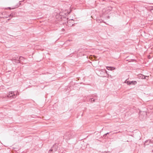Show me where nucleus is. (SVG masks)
<instances>
[{
  "instance_id": "1a4fd4ad",
  "label": "nucleus",
  "mask_w": 153,
  "mask_h": 153,
  "mask_svg": "<svg viewBox=\"0 0 153 153\" xmlns=\"http://www.w3.org/2000/svg\"><path fill=\"white\" fill-rule=\"evenodd\" d=\"M109 133V132H108V133H106L105 134H104V136H105L107 134H108Z\"/></svg>"
},
{
  "instance_id": "20e7f679",
  "label": "nucleus",
  "mask_w": 153,
  "mask_h": 153,
  "mask_svg": "<svg viewBox=\"0 0 153 153\" xmlns=\"http://www.w3.org/2000/svg\"><path fill=\"white\" fill-rule=\"evenodd\" d=\"M7 98H10L12 97L13 98H14L15 97V94H14L13 92L10 91L8 95L7 96Z\"/></svg>"
},
{
  "instance_id": "0eeeda50",
  "label": "nucleus",
  "mask_w": 153,
  "mask_h": 153,
  "mask_svg": "<svg viewBox=\"0 0 153 153\" xmlns=\"http://www.w3.org/2000/svg\"><path fill=\"white\" fill-rule=\"evenodd\" d=\"M90 100H91V102H95V100L93 98H91Z\"/></svg>"
},
{
  "instance_id": "f3484780",
  "label": "nucleus",
  "mask_w": 153,
  "mask_h": 153,
  "mask_svg": "<svg viewBox=\"0 0 153 153\" xmlns=\"http://www.w3.org/2000/svg\"><path fill=\"white\" fill-rule=\"evenodd\" d=\"M8 8H9V9H11V8H10V7H8Z\"/></svg>"
},
{
  "instance_id": "dca6fc26",
  "label": "nucleus",
  "mask_w": 153,
  "mask_h": 153,
  "mask_svg": "<svg viewBox=\"0 0 153 153\" xmlns=\"http://www.w3.org/2000/svg\"><path fill=\"white\" fill-rule=\"evenodd\" d=\"M120 132V131H119V132H116V133H118Z\"/></svg>"
},
{
  "instance_id": "ddd939ff",
  "label": "nucleus",
  "mask_w": 153,
  "mask_h": 153,
  "mask_svg": "<svg viewBox=\"0 0 153 153\" xmlns=\"http://www.w3.org/2000/svg\"><path fill=\"white\" fill-rule=\"evenodd\" d=\"M143 113H144V114L146 115V112H143Z\"/></svg>"
},
{
  "instance_id": "6e6552de",
  "label": "nucleus",
  "mask_w": 153,
  "mask_h": 153,
  "mask_svg": "<svg viewBox=\"0 0 153 153\" xmlns=\"http://www.w3.org/2000/svg\"><path fill=\"white\" fill-rule=\"evenodd\" d=\"M108 67L110 69V70H112L113 69H115V68H114V67Z\"/></svg>"
},
{
  "instance_id": "423d86ee",
  "label": "nucleus",
  "mask_w": 153,
  "mask_h": 153,
  "mask_svg": "<svg viewBox=\"0 0 153 153\" xmlns=\"http://www.w3.org/2000/svg\"><path fill=\"white\" fill-rule=\"evenodd\" d=\"M24 59V57H22V56H21L19 58V60L20 61V62H19V63H21V61L22 60H23V59Z\"/></svg>"
},
{
  "instance_id": "39448f33",
  "label": "nucleus",
  "mask_w": 153,
  "mask_h": 153,
  "mask_svg": "<svg viewBox=\"0 0 153 153\" xmlns=\"http://www.w3.org/2000/svg\"><path fill=\"white\" fill-rule=\"evenodd\" d=\"M16 14V13L15 12H13L9 15V16H12V17H13Z\"/></svg>"
},
{
  "instance_id": "f8f14e48",
  "label": "nucleus",
  "mask_w": 153,
  "mask_h": 153,
  "mask_svg": "<svg viewBox=\"0 0 153 153\" xmlns=\"http://www.w3.org/2000/svg\"><path fill=\"white\" fill-rule=\"evenodd\" d=\"M60 18L61 19V20H62L63 19L62 17L61 16H60Z\"/></svg>"
},
{
  "instance_id": "9d476101",
  "label": "nucleus",
  "mask_w": 153,
  "mask_h": 153,
  "mask_svg": "<svg viewBox=\"0 0 153 153\" xmlns=\"http://www.w3.org/2000/svg\"><path fill=\"white\" fill-rule=\"evenodd\" d=\"M19 92L18 91H17L16 94V95H19Z\"/></svg>"
},
{
  "instance_id": "7ed1b4c3",
  "label": "nucleus",
  "mask_w": 153,
  "mask_h": 153,
  "mask_svg": "<svg viewBox=\"0 0 153 153\" xmlns=\"http://www.w3.org/2000/svg\"><path fill=\"white\" fill-rule=\"evenodd\" d=\"M125 82L128 85H136L137 83V82L136 81H128L126 80Z\"/></svg>"
},
{
  "instance_id": "2eb2a0df",
  "label": "nucleus",
  "mask_w": 153,
  "mask_h": 153,
  "mask_svg": "<svg viewBox=\"0 0 153 153\" xmlns=\"http://www.w3.org/2000/svg\"><path fill=\"white\" fill-rule=\"evenodd\" d=\"M141 116H142V115L141 114H140V118H141Z\"/></svg>"
},
{
  "instance_id": "f03ea898",
  "label": "nucleus",
  "mask_w": 153,
  "mask_h": 153,
  "mask_svg": "<svg viewBox=\"0 0 153 153\" xmlns=\"http://www.w3.org/2000/svg\"><path fill=\"white\" fill-rule=\"evenodd\" d=\"M74 22L73 19H70L68 20L67 21V24L69 26L71 27L74 25Z\"/></svg>"
},
{
  "instance_id": "9b49d317",
  "label": "nucleus",
  "mask_w": 153,
  "mask_h": 153,
  "mask_svg": "<svg viewBox=\"0 0 153 153\" xmlns=\"http://www.w3.org/2000/svg\"><path fill=\"white\" fill-rule=\"evenodd\" d=\"M71 41V40H68L66 41L65 42L67 43L68 41Z\"/></svg>"
},
{
  "instance_id": "4468645a",
  "label": "nucleus",
  "mask_w": 153,
  "mask_h": 153,
  "mask_svg": "<svg viewBox=\"0 0 153 153\" xmlns=\"http://www.w3.org/2000/svg\"><path fill=\"white\" fill-rule=\"evenodd\" d=\"M63 19H66L67 20V19H66V17H63Z\"/></svg>"
},
{
  "instance_id": "f257e3e1",
  "label": "nucleus",
  "mask_w": 153,
  "mask_h": 153,
  "mask_svg": "<svg viewBox=\"0 0 153 153\" xmlns=\"http://www.w3.org/2000/svg\"><path fill=\"white\" fill-rule=\"evenodd\" d=\"M75 134L73 130H70L66 132L64 135V137L67 140H69L70 139L73 138Z\"/></svg>"
}]
</instances>
